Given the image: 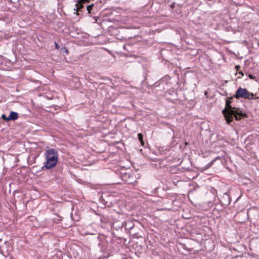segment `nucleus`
<instances>
[{
	"label": "nucleus",
	"instance_id": "f257e3e1",
	"mask_svg": "<svg viewBox=\"0 0 259 259\" xmlns=\"http://www.w3.org/2000/svg\"><path fill=\"white\" fill-rule=\"evenodd\" d=\"M234 98V95L226 99L225 108L222 111L226 122L229 124L233 121V118H235L236 120L239 121L248 117L246 113L243 112L241 109L232 107L231 105L232 100Z\"/></svg>",
	"mask_w": 259,
	"mask_h": 259
},
{
	"label": "nucleus",
	"instance_id": "f03ea898",
	"mask_svg": "<svg viewBox=\"0 0 259 259\" xmlns=\"http://www.w3.org/2000/svg\"><path fill=\"white\" fill-rule=\"evenodd\" d=\"M46 162L42 167V170L45 168L49 169L56 166L58 159V151L54 148L50 149L45 152Z\"/></svg>",
	"mask_w": 259,
	"mask_h": 259
},
{
	"label": "nucleus",
	"instance_id": "7ed1b4c3",
	"mask_svg": "<svg viewBox=\"0 0 259 259\" xmlns=\"http://www.w3.org/2000/svg\"><path fill=\"white\" fill-rule=\"evenodd\" d=\"M255 95L253 93H250L246 89L239 87L236 91L234 97L238 99L243 98L249 100L258 99V97H255Z\"/></svg>",
	"mask_w": 259,
	"mask_h": 259
},
{
	"label": "nucleus",
	"instance_id": "20e7f679",
	"mask_svg": "<svg viewBox=\"0 0 259 259\" xmlns=\"http://www.w3.org/2000/svg\"><path fill=\"white\" fill-rule=\"evenodd\" d=\"M220 201L222 205L224 207L229 205L231 201L229 195L227 193H224Z\"/></svg>",
	"mask_w": 259,
	"mask_h": 259
},
{
	"label": "nucleus",
	"instance_id": "39448f33",
	"mask_svg": "<svg viewBox=\"0 0 259 259\" xmlns=\"http://www.w3.org/2000/svg\"><path fill=\"white\" fill-rule=\"evenodd\" d=\"M19 117L18 114L14 111H11L10 115L9 116V119L10 120L15 121L17 120Z\"/></svg>",
	"mask_w": 259,
	"mask_h": 259
},
{
	"label": "nucleus",
	"instance_id": "423d86ee",
	"mask_svg": "<svg viewBox=\"0 0 259 259\" xmlns=\"http://www.w3.org/2000/svg\"><path fill=\"white\" fill-rule=\"evenodd\" d=\"M132 223L131 222H129L128 223V229L130 230V233H133V235L136 237H138V233H135L134 231V225H132Z\"/></svg>",
	"mask_w": 259,
	"mask_h": 259
},
{
	"label": "nucleus",
	"instance_id": "0eeeda50",
	"mask_svg": "<svg viewBox=\"0 0 259 259\" xmlns=\"http://www.w3.org/2000/svg\"><path fill=\"white\" fill-rule=\"evenodd\" d=\"M83 3L82 2H80V0H78L77 1V4L75 5L76 7V9L78 11H80L83 7Z\"/></svg>",
	"mask_w": 259,
	"mask_h": 259
},
{
	"label": "nucleus",
	"instance_id": "6e6552de",
	"mask_svg": "<svg viewBox=\"0 0 259 259\" xmlns=\"http://www.w3.org/2000/svg\"><path fill=\"white\" fill-rule=\"evenodd\" d=\"M219 158V157H216L213 160H211L210 162H209L206 165V168H209L214 163V162L217 159Z\"/></svg>",
	"mask_w": 259,
	"mask_h": 259
},
{
	"label": "nucleus",
	"instance_id": "1a4fd4ad",
	"mask_svg": "<svg viewBox=\"0 0 259 259\" xmlns=\"http://www.w3.org/2000/svg\"><path fill=\"white\" fill-rule=\"evenodd\" d=\"M143 135L141 133H139L138 134V138L139 139V140L140 141V142L142 144H144V142L143 141Z\"/></svg>",
	"mask_w": 259,
	"mask_h": 259
},
{
	"label": "nucleus",
	"instance_id": "9d476101",
	"mask_svg": "<svg viewBox=\"0 0 259 259\" xmlns=\"http://www.w3.org/2000/svg\"><path fill=\"white\" fill-rule=\"evenodd\" d=\"M94 4H91L87 6V10L88 11L89 13H91V10H92Z\"/></svg>",
	"mask_w": 259,
	"mask_h": 259
},
{
	"label": "nucleus",
	"instance_id": "9b49d317",
	"mask_svg": "<svg viewBox=\"0 0 259 259\" xmlns=\"http://www.w3.org/2000/svg\"><path fill=\"white\" fill-rule=\"evenodd\" d=\"M1 118L5 121L8 122L9 121V117H7L5 114L2 115Z\"/></svg>",
	"mask_w": 259,
	"mask_h": 259
},
{
	"label": "nucleus",
	"instance_id": "f8f14e48",
	"mask_svg": "<svg viewBox=\"0 0 259 259\" xmlns=\"http://www.w3.org/2000/svg\"><path fill=\"white\" fill-rule=\"evenodd\" d=\"M61 51L62 52V53H65L66 54H68V51L66 47H63L61 49Z\"/></svg>",
	"mask_w": 259,
	"mask_h": 259
},
{
	"label": "nucleus",
	"instance_id": "ddd939ff",
	"mask_svg": "<svg viewBox=\"0 0 259 259\" xmlns=\"http://www.w3.org/2000/svg\"><path fill=\"white\" fill-rule=\"evenodd\" d=\"M248 77L250 78V79H255V77L254 76H253V75L251 74H249L248 75Z\"/></svg>",
	"mask_w": 259,
	"mask_h": 259
},
{
	"label": "nucleus",
	"instance_id": "4468645a",
	"mask_svg": "<svg viewBox=\"0 0 259 259\" xmlns=\"http://www.w3.org/2000/svg\"><path fill=\"white\" fill-rule=\"evenodd\" d=\"M60 48V46L57 42H55V48L57 50H59Z\"/></svg>",
	"mask_w": 259,
	"mask_h": 259
},
{
	"label": "nucleus",
	"instance_id": "2eb2a0df",
	"mask_svg": "<svg viewBox=\"0 0 259 259\" xmlns=\"http://www.w3.org/2000/svg\"><path fill=\"white\" fill-rule=\"evenodd\" d=\"M240 66L239 65H236L235 66V68L237 69V71H238L239 69H240Z\"/></svg>",
	"mask_w": 259,
	"mask_h": 259
},
{
	"label": "nucleus",
	"instance_id": "dca6fc26",
	"mask_svg": "<svg viewBox=\"0 0 259 259\" xmlns=\"http://www.w3.org/2000/svg\"><path fill=\"white\" fill-rule=\"evenodd\" d=\"M238 73H239V74H241V76H243L244 75V74H243V73L242 72V71H239Z\"/></svg>",
	"mask_w": 259,
	"mask_h": 259
},
{
	"label": "nucleus",
	"instance_id": "f3484780",
	"mask_svg": "<svg viewBox=\"0 0 259 259\" xmlns=\"http://www.w3.org/2000/svg\"><path fill=\"white\" fill-rule=\"evenodd\" d=\"M122 259H127L126 257H123Z\"/></svg>",
	"mask_w": 259,
	"mask_h": 259
}]
</instances>
